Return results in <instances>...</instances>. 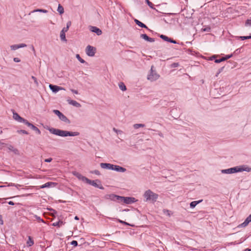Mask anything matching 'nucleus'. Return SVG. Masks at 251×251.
<instances>
[{
	"label": "nucleus",
	"instance_id": "nucleus-1",
	"mask_svg": "<svg viewBox=\"0 0 251 251\" xmlns=\"http://www.w3.org/2000/svg\"><path fill=\"white\" fill-rule=\"evenodd\" d=\"M144 197L146 199V201H151V202H155L158 199V194L153 192L151 190H147L144 194Z\"/></svg>",
	"mask_w": 251,
	"mask_h": 251
},
{
	"label": "nucleus",
	"instance_id": "nucleus-2",
	"mask_svg": "<svg viewBox=\"0 0 251 251\" xmlns=\"http://www.w3.org/2000/svg\"><path fill=\"white\" fill-rule=\"evenodd\" d=\"M243 171H247L249 172L250 171V169H247V168H241V167L237 166L235 167L227 169L222 170V173H224V174H232V173H234L242 172Z\"/></svg>",
	"mask_w": 251,
	"mask_h": 251
},
{
	"label": "nucleus",
	"instance_id": "nucleus-3",
	"mask_svg": "<svg viewBox=\"0 0 251 251\" xmlns=\"http://www.w3.org/2000/svg\"><path fill=\"white\" fill-rule=\"evenodd\" d=\"M153 66H152L151 69V72L148 75V79L151 81H155L159 78L160 75L157 74V73L153 70Z\"/></svg>",
	"mask_w": 251,
	"mask_h": 251
},
{
	"label": "nucleus",
	"instance_id": "nucleus-4",
	"mask_svg": "<svg viewBox=\"0 0 251 251\" xmlns=\"http://www.w3.org/2000/svg\"><path fill=\"white\" fill-rule=\"evenodd\" d=\"M119 198H120L119 201H123L126 204H131L136 201L135 199L133 197H125L120 196Z\"/></svg>",
	"mask_w": 251,
	"mask_h": 251
},
{
	"label": "nucleus",
	"instance_id": "nucleus-5",
	"mask_svg": "<svg viewBox=\"0 0 251 251\" xmlns=\"http://www.w3.org/2000/svg\"><path fill=\"white\" fill-rule=\"evenodd\" d=\"M96 50V48L90 45L87 46L86 48V53L89 56H94L95 54Z\"/></svg>",
	"mask_w": 251,
	"mask_h": 251
},
{
	"label": "nucleus",
	"instance_id": "nucleus-6",
	"mask_svg": "<svg viewBox=\"0 0 251 251\" xmlns=\"http://www.w3.org/2000/svg\"><path fill=\"white\" fill-rule=\"evenodd\" d=\"M13 118L18 122L23 123L25 124H26L27 122L26 120L22 118L17 113L15 112H13Z\"/></svg>",
	"mask_w": 251,
	"mask_h": 251
},
{
	"label": "nucleus",
	"instance_id": "nucleus-7",
	"mask_svg": "<svg viewBox=\"0 0 251 251\" xmlns=\"http://www.w3.org/2000/svg\"><path fill=\"white\" fill-rule=\"evenodd\" d=\"M120 196L114 194H107L105 195L104 198L106 200H110L113 201H119Z\"/></svg>",
	"mask_w": 251,
	"mask_h": 251
},
{
	"label": "nucleus",
	"instance_id": "nucleus-8",
	"mask_svg": "<svg viewBox=\"0 0 251 251\" xmlns=\"http://www.w3.org/2000/svg\"><path fill=\"white\" fill-rule=\"evenodd\" d=\"M96 181H99L98 180H91L89 179H87V181H86V183H88L90 185H91L95 187H97V188H100V189H103L104 188L101 185H99L97 183H96Z\"/></svg>",
	"mask_w": 251,
	"mask_h": 251
},
{
	"label": "nucleus",
	"instance_id": "nucleus-9",
	"mask_svg": "<svg viewBox=\"0 0 251 251\" xmlns=\"http://www.w3.org/2000/svg\"><path fill=\"white\" fill-rule=\"evenodd\" d=\"M48 130L50 131V132L53 134L59 135L60 136H63V131L53 128H49Z\"/></svg>",
	"mask_w": 251,
	"mask_h": 251
},
{
	"label": "nucleus",
	"instance_id": "nucleus-10",
	"mask_svg": "<svg viewBox=\"0 0 251 251\" xmlns=\"http://www.w3.org/2000/svg\"><path fill=\"white\" fill-rule=\"evenodd\" d=\"M251 222V214L245 220V221L241 224L238 226L240 227H245L248 225L250 222Z\"/></svg>",
	"mask_w": 251,
	"mask_h": 251
},
{
	"label": "nucleus",
	"instance_id": "nucleus-11",
	"mask_svg": "<svg viewBox=\"0 0 251 251\" xmlns=\"http://www.w3.org/2000/svg\"><path fill=\"white\" fill-rule=\"evenodd\" d=\"M114 165L113 164H110V163H101L100 164V167L102 169H107L109 170H113Z\"/></svg>",
	"mask_w": 251,
	"mask_h": 251
},
{
	"label": "nucleus",
	"instance_id": "nucleus-12",
	"mask_svg": "<svg viewBox=\"0 0 251 251\" xmlns=\"http://www.w3.org/2000/svg\"><path fill=\"white\" fill-rule=\"evenodd\" d=\"M79 135V133L78 132L64 131V137H66V136H77Z\"/></svg>",
	"mask_w": 251,
	"mask_h": 251
},
{
	"label": "nucleus",
	"instance_id": "nucleus-13",
	"mask_svg": "<svg viewBox=\"0 0 251 251\" xmlns=\"http://www.w3.org/2000/svg\"><path fill=\"white\" fill-rule=\"evenodd\" d=\"M26 125L31 127L33 130H34L37 134H40L41 133L40 130L35 126L32 124L29 123L28 121L26 123Z\"/></svg>",
	"mask_w": 251,
	"mask_h": 251
},
{
	"label": "nucleus",
	"instance_id": "nucleus-14",
	"mask_svg": "<svg viewBox=\"0 0 251 251\" xmlns=\"http://www.w3.org/2000/svg\"><path fill=\"white\" fill-rule=\"evenodd\" d=\"M90 30L91 31L96 33L98 35H100L102 33L101 30L96 26H90Z\"/></svg>",
	"mask_w": 251,
	"mask_h": 251
},
{
	"label": "nucleus",
	"instance_id": "nucleus-15",
	"mask_svg": "<svg viewBox=\"0 0 251 251\" xmlns=\"http://www.w3.org/2000/svg\"><path fill=\"white\" fill-rule=\"evenodd\" d=\"M49 87L53 93H57L59 90H62V88L60 87L52 84H50Z\"/></svg>",
	"mask_w": 251,
	"mask_h": 251
},
{
	"label": "nucleus",
	"instance_id": "nucleus-16",
	"mask_svg": "<svg viewBox=\"0 0 251 251\" xmlns=\"http://www.w3.org/2000/svg\"><path fill=\"white\" fill-rule=\"evenodd\" d=\"M67 101L70 104L76 107H81V104L75 100H67Z\"/></svg>",
	"mask_w": 251,
	"mask_h": 251
},
{
	"label": "nucleus",
	"instance_id": "nucleus-17",
	"mask_svg": "<svg viewBox=\"0 0 251 251\" xmlns=\"http://www.w3.org/2000/svg\"><path fill=\"white\" fill-rule=\"evenodd\" d=\"M113 170L119 172H125L126 171V169L120 166L114 165Z\"/></svg>",
	"mask_w": 251,
	"mask_h": 251
},
{
	"label": "nucleus",
	"instance_id": "nucleus-18",
	"mask_svg": "<svg viewBox=\"0 0 251 251\" xmlns=\"http://www.w3.org/2000/svg\"><path fill=\"white\" fill-rule=\"evenodd\" d=\"M75 175L79 179L81 180L83 182H86V181L88 179L87 177L83 176L78 173H76L75 174Z\"/></svg>",
	"mask_w": 251,
	"mask_h": 251
},
{
	"label": "nucleus",
	"instance_id": "nucleus-19",
	"mask_svg": "<svg viewBox=\"0 0 251 251\" xmlns=\"http://www.w3.org/2000/svg\"><path fill=\"white\" fill-rule=\"evenodd\" d=\"M134 22L139 26L143 27V28H148V27L144 24L142 23L139 20H138L137 19H135Z\"/></svg>",
	"mask_w": 251,
	"mask_h": 251
},
{
	"label": "nucleus",
	"instance_id": "nucleus-20",
	"mask_svg": "<svg viewBox=\"0 0 251 251\" xmlns=\"http://www.w3.org/2000/svg\"><path fill=\"white\" fill-rule=\"evenodd\" d=\"M202 201V200L198 201H192L190 204V206L191 208H194L198 203H200Z\"/></svg>",
	"mask_w": 251,
	"mask_h": 251
},
{
	"label": "nucleus",
	"instance_id": "nucleus-21",
	"mask_svg": "<svg viewBox=\"0 0 251 251\" xmlns=\"http://www.w3.org/2000/svg\"><path fill=\"white\" fill-rule=\"evenodd\" d=\"M26 244L28 247H30L34 244V241L30 236H28Z\"/></svg>",
	"mask_w": 251,
	"mask_h": 251
},
{
	"label": "nucleus",
	"instance_id": "nucleus-22",
	"mask_svg": "<svg viewBox=\"0 0 251 251\" xmlns=\"http://www.w3.org/2000/svg\"><path fill=\"white\" fill-rule=\"evenodd\" d=\"M53 183L52 182H47L45 184L40 186V188L41 189L45 188L46 187H50Z\"/></svg>",
	"mask_w": 251,
	"mask_h": 251
},
{
	"label": "nucleus",
	"instance_id": "nucleus-23",
	"mask_svg": "<svg viewBox=\"0 0 251 251\" xmlns=\"http://www.w3.org/2000/svg\"><path fill=\"white\" fill-rule=\"evenodd\" d=\"M119 86L120 88L123 91H126V86L123 82L119 83Z\"/></svg>",
	"mask_w": 251,
	"mask_h": 251
},
{
	"label": "nucleus",
	"instance_id": "nucleus-24",
	"mask_svg": "<svg viewBox=\"0 0 251 251\" xmlns=\"http://www.w3.org/2000/svg\"><path fill=\"white\" fill-rule=\"evenodd\" d=\"M9 150H10L11 151H13L15 153H16L18 151V150L15 149L13 146L10 145H8L7 147Z\"/></svg>",
	"mask_w": 251,
	"mask_h": 251
},
{
	"label": "nucleus",
	"instance_id": "nucleus-25",
	"mask_svg": "<svg viewBox=\"0 0 251 251\" xmlns=\"http://www.w3.org/2000/svg\"><path fill=\"white\" fill-rule=\"evenodd\" d=\"M145 126V125L142 124H136L133 125V127L135 129H138L139 127H144Z\"/></svg>",
	"mask_w": 251,
	"mask_h": 251
},
{
	"label": "nucleus",
	"instance_id": "nucleus-26",
	"mask_svg": "<svg viewBox=\"0 0 251 251\" xmlns=\"http://www.w3.org/2000/svg\"><path fill=\"white\" fill-rule=\"evenodd\" d=\"M36 12H42V13H46L48 12V11L45 9H37L34 10L33 11H32V13Z\"/></svg>",
	"mask_w": 251,
	"mask_h": 251
},
{
	"label": "nucleus",
	"instance_id": "nucleus-27",
	"mask_svg": "<svg viewBox=\"0 0 251 251\" xmlns=\"http://www.w3.org/2000/svg\"><path fill=\"white\" fill-rule=\"evenodd\" d=\"M10 48L11 49V50H17L18 49H19V47H18V45L17 44H15V45H11L10 46Z\"/></svg>",
	"mask_w": 251,
	"mask_h": 251
},
{
	"label": "nucleus",
	"instance_id": "nucleus-28",
	"mask_svg": "<svg viewBox=\"0 0 251 251\" xmlns=\"http://www.w3.org/2000/svg\"><path fill=\"white\" fill-rule=\"evenodd\" d=\"M62 224V222L57 221L52 223V225L54 226H60Z\"/></svg>",
	"mask_w": 251,
	"mask_h": 251
},
{
	"label": "nucleus",
	"instance_id": "nucleus-29",
	"mask_svg": "<svg viewBox=\"0 0 251 251\" xmlns=\"http://www.w3.org/2000/svg\"><path fill=\"white\" fill-rule=\"evenodd\" d=\"M53 112L54 113H55L56 115H57L59 117V118L60 119H61V116L62 115L61 113L59 110H53Z\"/></svg>",
	"mask_w": 251,
	"mask_h": 251
},
{
	"label": "nucleus",
	"instance_id": "nucleus-30",
	"mask_svg": "<svg viewBox=\"0 0 251 251\" xmlns=\"http://www.w3.org/2000/svg\"><path fill=\"white\" fill-rule=\"evenodd\" d=\"M160 37L163 40H164V41H167V42H169L170 38H169L168 37L164 35H161L160 36Z\"/></svg>",
	"mask_w": 251,
	"mask_h": 251
},
{
	"label": "nucleus",
	"instance_id": "nucleus-31",
	"mask_svg": "<svg viewBox=\"0 0 251 251\" xmlns=\"http://www.w3.org/2000/svg\"><path fill=\"white\" fill-rule=\"evenodd\" d=\"M76 57L81 63H84L85 62L84 60L82 59L78 54L76 55Z\"/></svg>",
	"mask_w": 251,
	"mask_h": 251
},
{
	"label": "nucleus",
	"instance_id": "nucleus-32",
	"mask_svg": "<svg viewBox=\"0 0 251 251\" xmlns=\"http://www.w3.org/2000/svg\"><path fill=\"white\" fill-rule=\"evenodd\" d=\"M69 28L68 27H64V42H67V41L65 37V32H67Z\"/></svg>",
	"mask_w": 251,
	"mask_h": 251
},
{
	"label": "nucleus",
	"instance_id": "nucleus-33",
	"mask_svg": "<svg viewBox=\"0 0 251 251\" xmlns=\"http://www.w3.org/2000/svg\"><path fill=\"white\" fill-rule=\"evenodd\" d=\"M57 11L59 12L60 14L63 13V7L60 4L58 5Z\"/></svg>",
	"mask_w": 251,
	"mask_h": 251
},
{
	"label": "nucleus",
	"instance_id": "nucleus-34",
	"mask_svg": "<svg viewBox=\"0 0 251 251\" xmlns=\"http://www.w3.org/2000/svg\"><path fill=\"white\" fill-rule=\"evenodd\" d=\"M146 2L147 3L149 6H150L151 8H153V4L152 2L149 1V0H146Z\"/></svg>",
	"mask_w": 251,
	"mask_h": 251
},
{
	"label": "nucleus",
	"instance_id": "nucleus-35",
	"mask_svg": "<svg viewBox=\"0 0 251 251\" xmlns=\"http://www.w3.org/2000/svg\"><path fill=\"white\" fill-rule=\"evenodd\" d=\"M225 61V59L224 58V57H222L220 59H216L215 60V62L216 63H221V62H223V61Z\"/></svg>",
	"mask_w": 251,
	"mask_h": 251
},
{
	"label": "nucleus",
	"instance_id": "nucleus-36",
	"mask_svg": "<svg viewBox=\"0 0 251 251\" xmlns=\"http://www.w3.org/2000/svg\"><path fill=\"white\" fill-rule=\"evenodd\" d=\"M141 37L145 40L147 41L149 39V36L146 34H142L141 35Z\"/></svg>",
	"mask_w": 251,
	"mask_h": 251
},
{
	"label": "nucleus",
	"instance_id": "nucleus-37",
	"mask_svg": "<svg viewBox=\"0 0 251 251\" xmlns=\"http://www.w3.org/2000/svg\"><path fill=\"white\" fill-rule=\"evenodd\" d=\"M240 38H241L242 40H244L245 39H251V36H240Z\"/></svg>",
	"mask_w": 251,
	"mask_h": 251
},
{
	"label": "nucleus",
	"instance_id": "nucleus-38",
	"mask_svg": "<svg viewBox=\"0 0 251 251\" xmlns=\"http://www.w3.org/2000/svg\"><path fill=\"white\" fill-rule=\"evenodd\" d=\"M31 78L33 80L34 83L36 84V85H38V82L37 78L34 76H32Z\"/></svg>",
	"mask_w": 251,
	"mask_h": 251
},
{
	"label": "nucleus",
	"instance_id": "nucleus-39",
	"mask_svg": "<svg viewBox=\"0 0 251 251\" xmlns=\"http://www.w3.org/2000/svg\"><path fill=\"white\" fill-rule=\"evenodd\" d=\"M91 173L95 174H96L97 175H100V171H98V170H94L93 171H92Z\"/></svg>",
	"mask_w": 251,
	"mask_h": 251
},
{
	"label": "nucleus",
	"instance_id": "nucleus-40",
	"mask_svg": "<svg viewBox=\"0 0 251 251\" xmlns=\"http://www.w3.org/2000/svg\"><path fill=\"white\" fill-rule=\"evenodd\" d=\"M71 244L75 247H76L77 245V242L76 241L74 240L71 242Z\"/></svg>",
	"mask_w": 251,
	"mask_h": 251
},
{
	"label": "nucleus",
	"instance_id": "nucleus-41",
	"mask_svg": "<svg viewBox=\"0 0 251 251\" xmlns=\"http://www.w3.org/2000/svg\"><path fill=\"white\" fill-rule=\"evenodd\" d=\"M19 49L26 47V45L24 43L18 44Z\"/></svg>",
	"mask_w": 251,
	"mask_h": 251
},
{
	"label": "nucleus",
	"instance_id": "nucleus-42",
	"mask_svg": "<svg viewBox=\"0 0 251 251\" xmlns=\"http://www.w3.org/2000/svg\"><path fill=\"white\" fill-rule=\"evenodd\" d=\"M246 25H251V20L248 19L245 23Z\"/></svg>",
	"mask_w": 251,
	"mask_h": 251
},
{
	"label": "nucleus",
	"instance_id": "nucleus-43",
	"mask_svg": "<svg viewBox=\"0 0 251 251\" xmlns=\"http://www.w3.org/2000/svg\"><path fill=\"white\" fill-rule=\"evenodd\" d=\"M18 132L19 133H22L23 134H28V132L25 130H18Z\"/></svg>",
	"mask_w": 251,
	"mask_h": 251
},
{
	"label": "nucleus",
	"instance_id": "nucleus-44",
	"mask_svg": "<svg viewBox=\"0 0 251 251\" xmlns=\"http://www.w3.org/2000/svg\"><path fill=\"white\" fill-rule=\"evenodd\" d=\"M64 122L68 124L70 123V120L65 116H64Z\"/></svg>",
	"mask_w": 251,
	"mask_h": 251
},
{
	"label": "nucleus",
	"instance_id": "nucleus-45",
	"mask_svg": "<svg viewBox=\"0 0 251 251\" xmlns=\"http://www.w3.org/2000/svg\"><path fill=\"white\" fill-rule=\"evenodd\" d=\"M163 212H164V213L165 214H167L168 215V216H170V211L168 210H163Z\"/></svg>",
	"mask_w": 251,
	"mask_h": 251
},
{
	"label": "nucleus",
	"instance_id": "nucleus-46",
	"mask_svg": "<svg viewBox=\"0 0 251 251\" xmlns=\"http://www.w3.org/2000/svg\"><path fill=\"white\" fill-rule=\"evenodd\" d=\"M8 186H15L17 188H18L19 186H20V185L19 184H15L14 183H10L8 184Z\"/></svg>",
	"mask_w": 251,
	"mask_h": 251
},
{
	"label": "nucleus",
	"instance_id": "nucleus-47",
	"mask_svg": "<svg viewBox=\"0 0 251 251\" xmlns=\"http://www.w3.org/2000/svg\"><path fill=\"white\" fill-rule=\"evenodd\" d=\"M13 61L15 62H20L21 61V60L18 57H15L13 59Z\"/></svg>",
	"mask_w": 251,
	"mask_h": 251
},
{
	"label": "nucleus",
	"instance_id": "nucleus-48",
	"mask_svg": "<svg viewBox=\"0 0 251 251\" xmlns=\"http://www.w3.org/2000/svg\"><path fill=\"white\" fill-rule=\"evenodd\" d=\"M147 41L150 42H154L155 40L154 38H150L149 37V39H148Z\"/></svg>",
	"mask_w": 251,
	"mask_h": 251
},
{
	"label": "nucleus",
	"instance_id": "nucleus-49",
	"mask_svg": "<svg viewBox=\"0 0 251 251\" xmlns=\"http://www.w3.org/2000/svg\"><path fill=\"white\" fill-rule=\"evenodd\" d=\"M232 56V54L230 55H227L226 57H224V58L225 59V60L230 58Z\"/></svg>",
	"mask_w": 251,
	"mask_h": 251
},
{
	"label": "nucleus",
	"instance_id": "nucleus-50",
	"mask_svg": "<svg viewBox=\"0 0 251 251\" xmlns=\"http://www.w3.org/2000/svg\"><path fill=\"white\" fill-rule=\"evenodd\" d=\"M72 23L71 21H68L67 23L66 27H68V28L70 27V26L71 25Z\"/></svg>",
	"mask_w": 251,
	"mask_h": 251
},
{
	"label": "nucleus",
	"instance_id": "nucleus-51",
	"mask_svg": "<svg viewBox=\"0 0 251 251\" xmlns=\"http://www.w3.org/2000/svg\"><path fill=\"white\" fill-rule=\"evenodd\" d=\"M52 160V158H47V159H46L45 160V161L46 162H51Z\"/></svg>",
	"mask_w": 251,
	"mask_h": 251
},
{
	"label": "nucleus",
	"instance_id": "nucleus-52",
	"mask_svg": "<svg viewBox=\"0 0 251 251\" xmlns=\"http://www.w3.org/2000/svg\"><path fill=\"white\" fill-rule=\"evenodd\" d=\"M113 130L115 131L117 133H121L122 132V131L121 130H119L117 129H116L115 128H113Z\"/></svg>",
	"mask_w": 251,
	"mask_h": 251
},
{
	"label": "nucleus",
	"instance_id": "nucleus-53",
	"mask_svg": "<svg viewBox=\"0 0 251 251\" xmlns=\"http://www.w3.org/2000/svg\"><path fill=\"white\" fill-rule=\"evenodd\" d=\"M169 42L172 43L174 44H176V42L175 40H173L172 39L170 38Z\"/></svg>",
	"mask_w": 251,
	"mask_h": 251
},
{
	"label": "nucleus",
	"instance_id": "nucleus-54",
	"mask_svg": "<svg viewBox=\"0 0 251 251\" xmlns=\"http://www.w3.org/2000/svg\"><path fill=\"white\" fill-rule=\"evenodd\" d=\"M178 66V63H174L173 64H172V66L173 67H176Z\"/></svg>",
	"mask_w": 251,
	"mask_h": 251
},
{
	"label": "nucleus",
	"instance_id": "nucleus-55",
	"mask_svg": "<svg viewBox=\"0 0 251 251\" xmlns=\"http://www.w3.org/2000/svg\"><path fill=\"white\" fill-rule=\"evenodd\" d=\"M35 217H36V219H37V220H38L39 221H41V222H44V221H43V220H42V219H41V218H40V217H39L38 216H35Z\"/></svg>",
	"mask_w": 251,
	"mask_h": 251
},
{
	"label": "nucleus",
	"instance_id": "nucleus-56",
	"mask_svg": "<svg viewBox=\"0 0 251 251\" xmlns=\"http://www.w3.org/2000/svg\"><path fill=\"white\" fill-rule=\"evenodd\" d=\"M60 37L61 39L62 40H63V30H62L60 31Z\"/></svg>",
	"mask_w": 251,
	"mask_h": 251
},
{
	"label": "nucleus",
	"instance_id": "nucleus-57",
	"mask_svg": "<svg viewBox=\"0 0 251 251\" xmlns=\"http://www.w3.org/2000/svg\"><path fill=\"white\" fill-rule=\"evenodd\" d=\"M72 92L75 94H78V91L77 90H73L72 89Z\"/></svg>",
	"mask_w": 251,
	"mask_h": 251
},
{
	"label": "nucleus",
	"instance_id": "nucleus-58",
	"mask_svg": "<svg viewBox=\"0 0 251 251\" xmlns=\"http://www.w3.org/2000/svg\"><path fill=\"white\" fill-rule=\"evenodd\" d=\"M8 204L12 205H13L14 204V202L12 201H9Z\"/></svg>",
	"mask_w": 251,
	"mask_h": 251
},
{
	"label": "nucleus",
	"instance_id": "nucleus-59",
	"mask_svg": "<svg viewBox=\"0 0 251 251\" xmlns=\"http://www.w3.org/2000/svg\"><path fill=\"white\" fill-rule=\"evenodd\" d=\"M0 224L2 225L3 224V221L1 219V216H0Z\"/></svg>",
	"mask_w": 251,
	"mask_h": 251
},
{
	"label": "nucleus",
	"instance_id": "nucleus-60",
	"mask_svg": "<svg viewBox=\"0 0 251 251\" xmlns=\"http://www.w3.org/2000/svg\"><path fill=\"white\" fill-rule=\"evenodd\" d=\"M221 73L220 71H219V72L217 73L216 75V76H218V75Z\"/></svg>",
	"mask_w": 251,
	"mask_h": 251
},
{
	"label": "nucleus",
	"instance_id": "nucleus-61",
	"mask_svg": "<svg viewBox=\"0 0 251 251\" xmlns=\"http://www.w3.org/2000/svg\"><path fill=\"white\" fill-rule=\"evenodd\" d=\"M75 219L77 220H79V218H78V217L77 216H75Z\"/></svg>",
	"mask_w": 251,
	"mask_h": 251
},
{
	"label": "nucleus",
	"instance_id": "nucleus-62",
	"mask_svg": "<svg viewBox=\"0 0 251 251\" xmlns=\"http://www.w3.org/2000/svg\"><path fill=\"white\" fill-rule=\"evenodd\" d=\"M120 223H124V224H126V225H127V224L126 222H123L122 221H120Z\"/></svg>",
	"mask_w": 251,
	"mask_h": 251
},
{
	"label": "nucleus",
	"instance_id": "nucleus-63",
	"mask_svg": "<svg viewBox=\"0 0 251 251\" xmlns=\"http://www.w3.org/2000/svg\"><path fill=\"white\" fill-rule=\"evenodd\" d=\"M251 250L250 249H246L244 250V251H250Z\"/></svg>",
	"mask_w": 251,
	"mask_h": 251
},
{
	"label": "nucleus",
	"instance_id": "nucleus-64",
	"mask_svg": "<svg viewBox=\"0 0 251 251\" xmlns=\"http://www.w3.org/2000/svg\"><path fill=\"white\" fill-rule=\"evenodd\" d=\"M223 67L221 68L219 71H220L221 72L223 70Z\"/></svg>",
	"mask_w": 251,
	"mask_h": 251
}]
</instances>
